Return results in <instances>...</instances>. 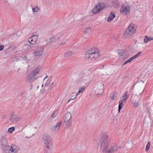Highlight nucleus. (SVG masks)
Segmentation results:
<instances>
[{
    "mask_svg": "<svg viewBox=\"0 0 153 153\" xmlns=\"http://www.w3.org/2000/svg\"><path fill=\"white\" fill-rule=\"evenodd\" d=\"M128 27H130L129 28V29H128V30H130L131 31V32H132V33H133L134 34V30H132V28L131 26V24Z\"/></svg>",
    "mask_w": 153,
    "mask_h": 153,
    "instance_id": "nucleus-35",
    "label": "nucleus"
},
{
    "mask_svg": "<svg viewBox=\"0 0 153 153\" xmlns=\"http://www.w3.org/2000/svg\"><path fill=\"white\" fill-rule=\"evenodd\" d=\"M20 119V117L18 115L14 114V113L10 115L9 118L10 120L12 123L18 122Z\"/></svg>",
    "mask_w": 153,
    "mask_h": 153,
    "instance_id": "nucleus-4",
    "label": "nucleus"
},
{
    "mask_svg": "<svg viewBox=\"0 0 153 153\" xmlns=\"http://www.w3.org/2000/svg\"><path fill=\"white\" fill-rule=\"evenodd\" d=\"M77 96V95H76H76H72L69 100H68V103L71 100L74 99L76 98Z\"/></svg>",
    "mask_w": 153,
    "mask_h": 153,
    "instance_id": "nucleus-33",
    "label": "nucleus"
},
{
    "mask_svg": "<svg viewBox=\"0 0 153 153\" xmlns=\"http://www.w3.org/2000/svg\"><path fill=\"white\" fill-rule=\"evenodd\" d=\"M128 92H126L122 96V98L125 97L126 96H127L128 95Z\"/></svg>",
    "mask_w": 153,
    "mask_h": 153,
    "instance_id": "nucleus-43",
    "label": "nucleus"
},
{
    "mask_svg": "<svg viewBox=\"0 0 153 153\" xmlns=\"http://www.w3.org/2000/svg\"><path fill=\"white\" fill-rule=\"evenodd\" d=\"M81 25H84L85 24H82V23H81Z\"/></svg>",
    "mask_w": 153,
    "mask_h": 153,
    "instance_id": "nucleus-61",
    "label": "nucleus"
},
{
    "mask_svg": "<svg viewBox=\"0 0 153 153\" xmlns=\"http://www.w3.org/2000/svg\"><path fill=\"white\" fill-rule=\"evenodd\" d=\"M94 59L97 58L98 57H99L100 56V53L98 50H97V51L95 53V54H94Z\"/></svg>",
    "mask_w": 153,
    "mask_h": 153,
    "instance_id": "nucleus-26",
    "label": "nucleus"
},
{
    "mask_svg": "<svg viewBox=\"0 0 153 153\" xmlns=\"http://www.w3.org/2000/svg\"><path fill=\"white\" fill-rule=\"evenodd\" d=\"M28 41H29L31 44L32 47H33L36 44V41L35 39H33L31 38H29L28 39Z\"/></svg>",
    "mask_w": 153,
    "mask_h": 153,
    "instance_id": "nucleus-21",
    "label": "nucleus"
},
{
    "mask_svg": "<svg viewBox=\"0 0 153 153\" xmlns=\"http://www.w3.org/2000/svg\"><path fill=\"white\" fill-rule=\"evenodd\" d=\"M39 8L37 6H36L32 9V11L33 12H37L39 10Z\"/></svg>",
    "mask_w": 153,
    "mask_h": 153,
    "instance_id": "nucleus-28",
    "label": "nucleus"
},
{
    "mask_svg": "<svg viewBox=\"0 0 153 153\" xmlns=\"http://www.w3.org/2000/svg\"><path fill=\"white\" fill-rule=\"evenodd\" d=\"M51 146H48L45 147L44 149L45 150L44 153H51Z\"/></svg>",
    "mask_w": 153,
    "mask_h": 153,
    "instance_id": "nucleus-16",
    "label": "nucleus"
},
{
    "mask_svg": "<svg viewBox=\"0 0 153 153\" xmlns=\"http://www.w3.org/2000/svg\"><path fill=\"white\" fill-rule=\"evenodd\" d=\"M15 129V128L14 127L10 128H8L7 132L12 133L14 131Z\"/></svg>",
    "mask_w": 153,
    "mask_h": 153,
    "instance_id": "nucleus-31",
    "label": "nucleus"
},
{
    "mask_svg": "<svg viewBox=\"0 0 153 153\" xmlns=\"http://www.w3.org/2000/svg\"><path fill=\"white\" fill-rule=\"evenodd\" d=\"M119 148H120V149H121V146H120L119 147Z\"/></svg>",
    "mask_w": 153,
    "mask_h": 153,
    "instance_id": "nucleus-59",
    "label": "nucleus"
},
{
    "mask_svg": "<svg viewBox=\"0 0 153 153\" xmlns=\"http://www.w3.org/2000/svg\"><path fill=\"white\" fill-rule=\"evenodd\" d=\"M130 62H129V60H127V61H126V62H125L124 63H123L122 65L123 66H124V65L126 64H127L128 63H129Z\"/></svg>",
    "mask_w": 153,
    "mask_h": 153,
    "instance_id": "nucleus-41",
    "label": "nucleus"
},
{
    "mask_svg": "<svg viewBox=\"0 0 153 153\" xmlns=\"http://www.w3.org/2000/svg\"><path fill=\"white\" fill-rule=\"evenodd\" d=\"M134 105L135 107H137L139 105V104L138 102H135L134 103Z\"/></svg>",
    "mask_w": 153,
    "mask_h": 153,
    "instance_id": "nucleus-36",
    "label": "nucleus"
},
{
    "mask_svg": "<svg viewBox=\"0 0 153 153\" xmlns=\"http://www.w3.org/2000/svg\"><path fill=\"white\" fill-rule=\"evenodd\" d=\"M43 84H42V87H43Z\"/></svg>",
    "mask_w": 153,
    "mask_h": 153,
    "instance_id": "nucleus-60",
    "label": "nucleus"
},
{
    "mask_svg": "<svg viewBox=\"0 0 153 153\" xmlns=\"http://www.w3.org/2000/svg\"><path fill=\"white\" fill-rule=\"evenodd\" d=\"M134 56L135 57V58H136L137 57H138V56L137 55V54H135V55H134Z\"/></svg>",
    "mask_w": 153,
    "mask_h": 153,
    "instance_id": "nucleus-54",
    "label": "nucleus"
},
{
    "mask_svg": "<svg viewBox=\"0 0 153 153\" xmlns=\"http://www.w3.org/2000/svg\"><path fill=\"white\" fill-rule=\"evenodd\" d=\"M123 100H123V102H126L127 101L128 98L127 97H123Z\"/></svg>",
    "mask_w": 153,
    "mask_h": 153,
    "instance_id": "nucleus-37",
    "label": "nucleus"
},
{
    "mask_svg": "<svg viewBox=\"0 0 153 153\" xmlns=\"http://www.w3.org/2000/svg\"><path fill=\"white\" fill-rule=\"evenodd\" d=\"M54 126V127H55V129H56V130H58L59 128V127L58 126V125L57 124H56L55 126Z\"/></svg>",
    "mask_w": 153,
    "mask_h": 153,
    "instance_id": "nucleus-44",
    "label": "nucleus"
},
{
    "mask_svg": "<svg viewBox=\"0 0 153 153\" xmlns=\"http://www.w3.org/2000/svg\"><path fill=\"white\" fill-rule=\"evenodd\" d=\"M150 146V142H149L146 146V152H147L149 149V147Z\"/></svg>",
    "mask_w": 153,
    "mask_h": 153,
    "instance_id": "nucleus-32",
    "label": "nucleus"
},
{
    "mask_svg": "<svg viewBox=\"0 0 153 153\" xmlns=\"http://www.w3.org/2000/svg\"><path fill=\"white\" fill-rule=\"evenodd\" d=\"M25 137H26V138H30V137H27V136H25Z\"/></svg>",
    "mask_w": 153,
    "mask_h": 153,
    "instance_id": "nucleus-57",
    "label": "nucleus"
},
{
    "mask_svg": "<svg viewBox=\"0 0 153 153\" xmlns=\"http://www.w3.org/2000/svg\"><path fill=\"white\" fill-rule=\"evenodd\" d=\"M118 95L117 93L115 92H112L111 94L110 97L112 100H115L116 99Z\"/></svg>",
    "mask_w": 153,
    "mask_h": 153,
    "instance_id": "nucleus-17",
    "label": "nucleus"
},
{
    "mask_svg": "<svg viewBox=\"0 0 153 153\" xmlns=\"http://www.w3.org/2000/svg\"><path fill=\"white\" fill-rule=\"evenodd\" d=\"M130 27H128L124 33V36L126 38L131 36L132 35L134 34L133 33H132V32H131L130 30H128V29H129V28Z\"/></svg>",
    "mask_w": 153,
    "mask_h": 153,
    "instance_id": "nucleus-9",
    "label": "nucleus"
},
{
    "mask_svg": "<svg viewBox=\"0 0 153 153\" xmlns=\"http://www.w3.org/2000/svg\"><path fill=\"white\" fill-rule=\"evenodd\" d=\"M130 8L129 7L127 6V7L123 6L120 8V13L122 14H124L126 16L128 14V13L129 12Z\"/></svg>",
    "mask_w": 153,
    "mask_h": 153,
    "instance_id": "nucleus-7",
    "label": "nucleus"
},
{
    "mask_svg": "<svg viewBox=\"0 0 153 153\" xmlns=\"http://www.w3.org/2000/svg\"><path fill=\"white\" fill-rule=\"evenodd\" d=\"M54 86V84L53 82H52L50 85H49V88H52Z\"/></svg>",
    "mask_w": 153,
    "mask_h": 153,
    "instance_id": "nucleus-42",
    "label": "nucleus"
},
{
    "mask_svg": "<svg viewBox=\"0 0 153 153\" xmlns=\"http://www.w3.org/2000/svg\"><path fill=\"white\" fill-rule=\"evenodd\" d=\"M39 68L33 70L30 74V75L28 76V79L26 80V82L31 83L36 79L37 77L35 78V76L36 74L39 73Z\"/></svg>",
    "mask_w": 153,
    "mask_h": 153,
    "instance_id": "nucleus-3",
    "label": "nucleus"
},
{
    "mask_svg": "<svg viewBox=\"0 0 153 153\" xmlns=\"http://www.w3.org/2000/svg\"><path fill=\"white\" fill-rule=\"evenodd\" d=\"M142 53V52L141 51H140L136 54L138 56H139Z\"/></svg>",
    "mask_w": 153,
    "mask_h": 153,
    "instance_id": "nucleus-47",
    "label": "nucleus"
},
{
    "mask_svg": "<svg viewBox=\"0 0 153 153\" xmlns=\"http://www.w3.org/2000/svg\"><path fill=\"white\" fill-rule=\"evenodd\" d=\"M22 59L24 60H27V58L26 56H25L22 58Z\"/></svg>",
    "mask_w": 153,
    "mask_h": 153,
    "instance_id": "nucleus-46",
    "label": "nucleus"
},
{
    "mask_svg": "<svg viewBox=\"0 0 153 153\" xmlns=\"http://www.w3.org/2000/svg\"><path fill=\"white\" fill-rule=\"evenodd\" d=\"M62 123V121H60L59 123L57 124L58 125V126L59 127L61 125Z\"/></svg>",
    "mask_w": 153,
    "mask_h": 153,
    "instance_id": "nucleus-45",
    "label": "nucleus"
},
{
    "mask_svg": "<svg viewBox=\"0 0 153 153\" xmlns=\"http://www.w3.org/2000/svg\"><path fill=\"white\" fill-rule=\"evenodd\" d=\"M131 24V26H132V30H134V32L135 31V28H134V26H133V25H132V24Z\"/></svg>",
    "mask_w": 153,
    "mask_h": 153,
    "instance_id": "nucleus-50",
    "label": "nucleus"
},
{
    "mask_svg": "<svg viewBox=\"0 0 153 153\" xmlns=\"http://www.w3.org/2000/svg\"><path fill=\"white\" fill-rule=\"evenodd\" d=\"M25 47H27L26 48L28 49H30V48L32 47L30 42L28 41H26L25 42Z\"/></svg>",
    "mask_w": 153,
    "mask_h": 153,
    "instance_id": "nucleus-19",
    "label": "nucleus"
},
{
    "mask_svg": "<svg viewBox=\"0 0 153 153\" xmlns=\"http://www.w3.org/2000/svg\"><path fill=\"white\" fill-rule=\"evenodd\" d=\"M128 60H129V62H131L133 60V59H132V58L131 57L129 59H128Z\"/></svg>",
    "mask_w": 153,
    "mask_h": 153,
    "instance_id": "nucleus-51",
    "label": "nucleus"
},
{
    "mask_svg": "<svg viewBox=\"0 0 153 153\" xmlns=\"http://www.w3.org/2000/svg\"><path fill=\"white\" fill-rule=\"evenodd\" d=\"M72 54V51H68L64 54V56L66 57H69L71 56Z\"/></svg>",
    "mask_w": 153,
    "mask_h": 153,
    "instance_id": "nucleus-25",
    "label": "nucleus"
},
{
    "mask_svg": "<svg viewBox=\"0 0 153 153\" xmlns=\"http://www.w3.org/2000/svg\"><path fill=\"white\" fill-rule=\"evenodd\" d=\"M58 114V111H56L52 114L51 115V116L52 118H54L55 117H56V116H57V115Z\"/></svg>",
    "mask_w": 153,
    "mask_h": 153,
    "instance_id": "nucleus-29",
    "label": "nucleus"
},
{
    "mask_svg": "<svg viewBox=\"0 0 153 153\" xmlns=\"http://www.w3.org/2000/svg\"><path fill=\"white\" fill-rule=\"evenodd\" d=\"M105 7L104 3H98L91 10L90 13H93V14L99 13L102 10H103Z\"/></svg>",
    "mask_w": 153,
    "mask_h": 153,
    "instance_id": "nucleus-2",
    "label": "nucleus"
},
{
    "mask_svg": "<svg viewBox=\"0 0 153 153\" xmlns=\"http://www.w3.org/2000/svg\"><path fill=\"white\" fill-rule=\"evenodd\" d=\"M153 37H152L151 36L149 37L148 36H146L144 39V42L145 43H147L148 42L152 40L153 39Z\"/></svg>",
    "mask_w": 153,
    "mask_h": 153,
    "instance_id": "nucleus-18",
    "label": "nucleus"
},
{
    "mask_svg": "<svg viewBox=\"0 0 153 153\" xmlns=\"http://www.w3.org/2000/svg\"><path fill=\"white\" fill-rule=\"evenodd\" d=\"M94 54H93V55H92L91 54H90V58H89V60H91L93 59H94V57L95 56H94Z\"/></svg>",
    "mask_w": 153,
    "mask_h": 153,
    "instance_id": "nucleus-38",
    "label": "nucleus"
},
{
    "mask_svg": "<svg viewBox=\"0 0 153 153\" xmlns=\"http://www.w3.org/2000/svg\"><path fill=\"white\" fill-rule=\"evenodd\" d=\"M131 58H132V59H133V60L134 59H135V57H134V56H133L131 57Z\"/></svg>",
    "mask_w": 153,
    "mask_h": 153,
    "instance_id": "nucleus-55",
    "label": "nucleus"
},
{
    "mask_svg": "<svg viewBox=\"0 0 153 153\" xmlns=\"http://www.w3.org/2000/svg\"><path fill=\"white\" fill-rule=\"evenodd\" d=\"M50 82V81H49V82L48 81L47 82H46L45 84V85H46V86L48 85L49 84Z\"/></svg>",
    "mask_w": 153,
    "mask_h": 153,
    "instance_id": "nucleus-49",
    "label": "nucleus"
},
{
    "mask_svg": "<svg viewBox=\"0 0 153 153\" xmlns=\"http://www.w3.org/2000/svg\"><path fill=\"white\" fill-rule=\"evenodd\" d=\"M104 67V65H103L99 69H102Z\"/></svg>",
    "mask_w": 153,
    "mask_h": 153,
    "instance_id": "nucleus-52",
    "label": "nucleus"
},
{
    "mask_svg": "<svg viewBox=\"0 0 153 153\" xmlns=\"http://www.w3.org/2000/svg\"><path fill=\"white\" fill-rule=\"evenodd\" d=\"M59 39L58 34L55 35L49 38L48 43H47V44H50L52 42H55Z\"/></svg>",
    "mask_w": 153,
    "mask_h": 153,
    "instance_id": "nucleus-8",
    "label": "nucleus"
},
{
    "mask_svg": "<svg viewBox=\"0 0 153 153\" xmlns=\"http://www.w3.org/2000/svg\"><path fill=\"white\" fill-rule=\"evenodd\" d=\"M10 152L14 153H17L19 150V148L15 144H12L10 146Z\"/></svg>",
    "mask_w": 153,
    "mask_h": 153,
    "instance_id": "nucleus-10",
    "label": "nucleus"
},
{
    "mask_svg": "<svg viewBox=\"0 0 153 153\" xmlns=\"http://www.w3.org/2000/svg\"><path fill=\"white\" fill-rule=\"evenodd\" d=\"M71 120H68V121H65V123H66V128L68 129L71 125Z\"/></svg>",
    "mask_w": 153,
    "mask_h": 153,
    "instance_id": "nucleus-23",
    "label": "nucleus"
},
{
    "mask_svg": "<svg viewBox=\"0 0 153 153\" xmlns=\"http://www.w3.org/2000/svg\"><path fill=\"white\" fill-rule=\"evenodd\" d=\"M111 141V139L107 134L104 133L101 134L100 143V150L103 152V153H105L108 148Z\"/></svg>",
    "mask_w": 153,
    "mask_h": 153,
    "instance_id": "nucleus-1",
    "label": "nucleus"
},
{
    "mask_svg": "<svg viewBox=\"0 0 153 153\" xmlns=\"http://www.w3.org/2000/svg\"><path fill=\"white\" fill-rule=\"evenodd\" d=\"M91 30V29L90 27H88L86 29L84 30V33L86 34L90 33Z\"/></svg>",
    "mask_w": 153,
    "mask_h": 153,
    "instance_id": "nucleus-24",
    "label": "nucleus"
},
{
    "mask_svg": "<svg viewBox=\"0 0 153 153\" xmlns=\"http://www.w3.org/2000/svg\"><path fill=\"white\" fill-rule=\"evenodd\" d=\"M65 44V42H62L61 43V45H63Z\"/></svg>",
    "mask_w": 153,
    "mask_h": 153,
    "instance_id": "nucleus-53",
    "label": "nucleus"
},
{
    "mask_svg": "<svg viewBox=\"0 0 153 153\" xmlns=\"http://www.w3.org/2000/svg\"><path fill=\"white\" fill-rule=\"evenodd\" d=\"M43 139L44 140L45 143L47 146H52V143H51V139L50 137L48 135H45L43 137Z\"/></svg>",
    "mask_w": 153,
    "mask_h": 153,
    "instance_id": "nucleus-6",
    "label": "nucleus"
},
{
    "mask_svg": "<svg viewBox=\"0 0 153 153\" xmlns=\"http://www.w3.org/2000/svg\"><path fill=\"white\" fill-rule=\"evenodd\" d=\"M98 94V95H101V94Z\"/></svg>",
    "mask_w": 153,
    "mask_h": 153,
    "instance_id": "nucleus-62",
    "label": "nucleus"
},
{
    "mask_svg": "<svg viewBox=\"0 0 153 153\" xmlns=\"http://www.w3.org/2000/svg\"><path fill=\"white\" fill-rule=\"evenodd\" d=\"M123 100H120L119 102V104L118 105V113H120V111L121 109L122 108L123 106Z\"/></svg>",
    "mask_w": 153,
    "mask_h": 153,
    "instance_id": "nucleus-22",
    "label": "nucleus"
},
{
    "mask_svg": "<svg viewBox=\"0 0 153 153\" xmlns=\"http://www.w3.org/2000/svg\"><path fill=\"white\" fill-rule=\"evenodd\" d=\"M128 52L126 50H122L118 53V54L120 58L123 59H126L128 57Z\"/></svg>",
    "mask_w": 153,
    "mask_h": 153,
    "instance_id": "nucleus-5",
    "label": "nucleus"
},
{
    "mask_svg": "<svg viewBox=\"0 0 153 153\" xmlns=\"http://www.w3.org/2000/svg\"><path fill=\"white\" fill-rule=\"evenodd\" d=\"M38 37V36H37L36 35H33L32 36L30 37V38H32L33 39H35V40H36V41Z\"/></svg>",
    "mask_w": 153,
    "mask_h": 153,
    "instance_id": "nucleus-34",
    "label": "nucleus"
},
{
    "mask_svg": "<svg viewBox=\"0 0 153 153\" xmlns=\"http://www.w3.org/2000/svg\"><path fill=\"white\" fill-rule=\"evenodd\" d=\"M51 130L53 131H56V129H55V127H54V126H52L51 128Z\"/></svg>",
    "mask_w": 153,
    "mask_h": 153,
    "instance_id": "nucleus-40",
    "label": "nucleus"
},
{
    "mask_svg": "<svg viewBox=\"0 0 153 153\" xmlns=\"http://www.w3.org/2000/svg\"><path fill=\"white\" fill-rule=\"evenodd\" d=\"M37 50H41V47L40 48L37 49Z\"/></svg>",
    "mask_w": 153,
    "mask_h": 153,
    "instance_id": "nucleus-58",
    "label": "nucleus"
},
{
    "mask_svg": "<svg viewBox=\"0 0 153 153\" xmlns=\"http://www.w3.org/2000/svg\"><path fill=\"white\" fill-rule=\"evenodd\" d=\"M0 142H1V145L3 146L6 145L7 143L6 138L3 136L1 137Z\"/></svg>",
    "mask_w": 153,
    "mask_h": 153,
    "instance_id": "nucleus-13",
    "label": "nucleus"
},
{
    "mask_svg": "<svg viewBox=\"0 0 153 153\" xmlns=\"http://www.w3.org/2000/svg\"><path fill=\"white\" fill-rule=\"evenodd\" d=\"M3 150L4 152L6 153H8L9 152H10V150H11L10 146H7L6 145H5L4 146H3Z\"/></svg>",
    "mask_w": 153,
    "mask_h": 153,
    "instance_id": "nucleus-15",
    "label": "nucleus"
},
{
    "mask_svg": "<svg viewBox=\"0 0 153 153\" xmlns=\"http://www.w3.org/2000/svg\"><path fill=\"white\" fill-rule=\"evenodd\" d=\"M90 53H89V51H87L85 54V57L86 59H89V58H90Z\"/></svg>",
    "mask_w": 153,
    "mask_h": 153,
    "instance_id": "nucleus-30",
    "label": "nucleus"
},
{
    "mask_svg": "<svg viewBox=\"0 0 153 153\" xmlns=\"http://www.w3.org/2000/svg\"><path fill=\"white\" fill-rule=\"evenodd\" d=\"M48 77V76H46V77H45L44 78V79H43V82H44V81H45V79L47 77Z\"/></svg>",
    "mask_w": 153,
    "mask_h": 153,
    "instance_id": "nucleus-56",
    "label": "nucleus"
},
{
    "mask_svg": "<svg viewBox=\"0 0 153 153\" xmlns=\"http://www.w3.org/2000/svg\"><path fill=\"white\" fill-rule=\"evenodd\" d=\"M43 46L41 47V50H37V51L34 53V55L36 56H41L43 52V50L44 49V48Z\"/></svg>",
    "mask_w": 153,
    "mask_h": 153,
    "instance_id": "nucleus-12",
    "label": "nucleus"
},
{
    "mask_svg": "<svg viewBox=\"0 0 153 153\" xmlns=\"http://www.w3.org/2000/svg\"><path fill=\"white\" fill-rule=\"evenodd\" d=\"M116 15L114 13H113L112 12L110 14L107 19V21L110 22L113 20L115 17Z\"/></svg>",
    "mask_w": 153,
    "mask_h": 153,
    "instance_id": "nucleus-14",
    "label": "nucleus"
},
{
    "mask_svg": "<svg viewBox=\"0 0 153 153\" xmlns=\"http://www.w3.org/2000/svg\"><path fill=\"white\" fill-rule=\"evenodd\" d=\"M4 45L0 44V51L3 50L4 48Z\"/></svg>",
    "mask_w": 153,
    "mask_h": 153,
    "instance_id": "nucleus-39",
    "label": "nucleus"
},
{
    "mask_svg": "<svg viewBox=\"0 0 153 153\" xmlns=\"http://www.w3.org/2000/svg\"><path fill=\"white\" fill-rule=\"evenodd\" d=\"M98 50L97 48H92L90 49H89L87 51H89V52L90 54H91L92 55L93 54H95V53L97 51V50Z\"/></svg>",
    "mask_w": 153,
    "mask_h": 153,
    "instance_id": "nucleus-20",
    "label": "nucleus"
},
{
    "mask_svg": "<svg viewBox=\"0 0 153 153\" xmlns=\"http://www.w3.org/2000/svg\"><path fill=\"white\" fill-rule=\"evenodd\" d=\"M85 89V86L82 87V88H79V91L76 94V95H77L78 94H79L81 93Z\"/></svg>",
    "mask_w": 153,
    "mask_h": 153,
    "instance_id": "nucleus-27",
    "label": "nucleus"
},
{
    "mask_svg": "<svg viewBox=\"0 0 153 153\" xmlns=\"http://www.w3.org/2000/svg\"><path fill=\"white\" fill-rule=\"evenodd\" d=\"M1 117L2 119H4L6 118V116L5 115L3 114L2 115Z\"/></svg>",
    "mask_w": 153,
    "mask_h": 153,
    "instance_id": "nucleus-48",
    "label": "nucleus"
},
{
    "mask_svg": "<svg viewBox=\"0 0 153 153\" xmlns=\"http://www.w3.org/2000/svg\"><path fill=\"white\" fill-rule=\"evenodd\" d=\"M71 115V113L68 112L65 113L64 115V117L63 118L64 120V122L65 121H68V120H71L70 119Z\"/></svg>",
    "mask_w": 153,
    "mask_h": 153,
    "instance_id": "nucleus-11",
    "label": "nucleus"
}]
</instances>
